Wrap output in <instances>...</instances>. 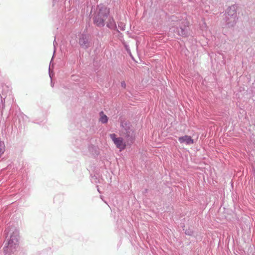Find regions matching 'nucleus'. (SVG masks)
Returning <instances> with one entry per match:
<instances>
[{
    "mask_svg": "<svg viewBox=\"0 0 255 255\" xmlns=\"http://www.w3.org/2000/svg\"><path fill=\"white\" fill-rule=\"evenodd\" d=\"M109 10L106 7H102L99 9L98 14L95 16L94 22L98 26L104 25V21L107 19Z\"/></svg>",
    "mask_w": 255,
    "mask_h": 255,
    "instance_id": "1",
    "label": "nucleus"
},
{
    "mask_svg": "<svg viewBox=\"0 0 255 255\" xmlns=\"http://www.w3.org/2000/svg\"><path fill=\"white\" fill-rule=\"evenodd\" d=\"M127 134H128V136H129V134H130V131H127Z\"/></svg>",
    "mask_w": 255,
    "mask_h": 255,
    "instance_id": "9",
    "label": "nucleus"
},
{
    "mask_svg": "<svg viewBox=\"0 0 255 255\" xmlns=\"http://www.w3.org/2000/svg\"><path fill=\"white\" fill-rule=\"evenodd\" d=\"M79 43L81 46L87 48L88 46V38L87 36L85 35H82L80 37Z\"/></svg>",
    "mask_w": 255,
    "mask_h": 255,
    "instance_id": "4",
    "label": "nucleus"
},
{
    "mask_svg": "<svg viewBox=\"0 0 255 255\" xmlns=\"http://www.w3.org/2000/svg\"><path fill=\"white\" fill-rule=\"evenodd\" d=\"M100 117L99 121L102 123L105 124L108 122V118L107 116L104 114L103 112L100 113Z\"/></svg>",
    "mask_w": 255,
    "mask_h": 255,
    "instance_id": "5",
    "label": "nucleus"
},
{
    "mask_svg": "<svg viewBox=\"0 0 255 255\" xmlns=\"http://www.w3.org/2000/svg\"><path fill=\"white\" fill-rule=\"evenodd\" d=\"M107 25L109 28H114L115 27L116 24L113 18H110L109 21L107 22Z\"/></svg>",
    "mask_w": 255,
    "mask_h": 255,
    "instance_id": "6",
    "label": "nucleus"
},
{
    "mask_svg": "<svg viewBox=\"0 0 255 255\" xmlns=\"http://www.w3.org/2000/svg\"><path fill=\"white\" fill-rule=\"evenodd\" d=\"M4 145L2 142H0V157L2 155L4 151Z\"/></svg>",
    "mask_w": 255,
    "mask_h": 255,
    "instance_id": "7",
    "label": "nucleus"
},
{
    "mask_svg": "<svg viewBox=\"0 0 255 255\" xmlns=\"http://www.w3.org/2000/svg\"><path fill=\"white\" fill-rule=\"evenodd\" d=\"M184 34H185L184 31L183 29H182V33H181V35H183Z\"/></svg>",
    "mask_w": 255,
    "mask_h": 255,
    "instance_id": "8",
    "label": "nucleus"
},
{
    "mask_svg": "<svg viewBox=\"0 0 255 255\" xmlns=\"http://www.w3.org/2000/svg\"><path fill=\"white\" fill-rule=\"evenodd\" d=\"M178 140L181 144L184 143L186 145H190L194 143V139L191 136L185 135L179 137Z\"/></svg>",
    "mask_w": 255,
    "mask_h": 255,
    "instance_id": "3",
    "label": "nucleus"
},
{
    "mask_svg": "<svg viewBox=\"0 0 255 255\" xmlns=\"http://www.w3.org/2000/svg\"><path fill=\"white\" fill-rule=\"evenodd\" d=\"M110 137L116 146V147L122 151L125 149L126 147V143L124 141L123 138L121 137H117L115 133H112L110 135Z\"/></svg>",
    "mask_w": 255,
    "mask_h": 255,
    "instance_id": "2",
    "label": "nucleus"
}]
</instances>
